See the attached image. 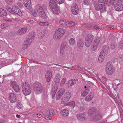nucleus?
<instances>
[{
    "instance_id": "f257e3e1",
    "label": "nucleus",
    "mask_w": 123,
    "mask_h": 123,
    "mask_svg": "<svg viewBox=\"0 0 123 123\" xmlns=\"http://www.w3.org/2000/svg\"><path fill=\"white\" fill-rule=\"evenodd\" d=\"M36 10L38 12L39 15L43 19L46 18L44 10H47V7L44 5L38 4L35 6Z\"/></svg>"
},
{
    "instance_id": "f03ea898",
    "label": "nucleus",
    "mask_w": 123,
    "mask_h": 123,
    "mask_svg": "<svg viewBox=\"0 0 123 123\" xmlns=\"http://www.w3.org/2000/svg\"><path fill=\"white\" fill-rule=\"evenodd\" d=\"M94 5L97 11L100 10L101 13L106 11L105 6L104 0H98V4L96 2H94Z\"/></svg>"
},
{
    "instance_id": "7ed1b4c3",
    "label": "nucleus",
    "mask_w": 123,
    "mask_h": 123,
    "mask_svg": "<svg viewBox=\"0 0 123 123\" xmlns=\"http://www.w3.org/2000/svg\"><path fill=\"white\" fill-rule=\"evenodd\" d=\"M34 92L36 94L41 93L43 90V86L39 82H36L33 85Z\"/></svg>"
},
{
    "instance_id": "20e7f679",
    "label": "nucleus",
    "mask_w": 123,
    "mask_h": 123,
    "mask_svg": "<svg viewBox=\"0 0 123 123\" xmlns=\"http://www.w3.org/2000/svg\"><path fill=\"white\" fill-rule=\"evenodd\" d=\"M65 32L64 29L59 28L57 29L55 31V33L54 36V38L55 40L60 39L64 34Z\"/></svg>"
},
{
    "instance_id": "39448f33",
    "label": "nucleus",
    "mask_w": 123,
    "mask_h": 123,
    "mask_svg": "<svg viewBox=\"0 0 123 123\" xmlns=\"http://www.w3.org/2000/svg\"><path fill=\"white\" fill-rule=\"evenodd\" d=\"M109 49L108 46H104L103 47V49L101 52L98 58V60L100 62H102L104 60L106 54V52Z\"/></svg>"
},
{
    "instance_id": "423d86ee",
    "label": "nucleus",
    "mask_w": 123,
    "mask_h": 123,
    "mask_svg": "<svg viewBox=\"0 0 123 123\" xmlns=\"http://www.w3.org/2000/svg\"><path fill=\"white\" fill-rule=\"evenodd\" d=\"M115 71V69L110 62H107L106 67V73L110 75H111Z\"/></svg>"
},
{
    "instance_id": "0eeeda50",
    "label": "nucleus",
    "mask_w": 123,
    "mask_h": 123,
    "mask_svg": "<svg viewBox=\"0 0 123 123\" xmlns=\"http://www.w3.org/2000/svg\"><path fill=\"white\" fill-rule=\"evenodd\" d=\"M94 38L93 36L91 34L87 35L85 38V44L87 47H89L92 43Z\"/></svg>"
},
{
    "instance_id": "6e6552de",
    "label": "nucleus",
    "mask_w": 123,
    "mask_h": 123,
    "mask_svg": "<svg viewBox=\"0 0 123 123\" xmlns=\"http://www.w3.org/2000/svg\"><path fill=\"white\" fill-rule=\"evenodd\" d=\"M54 115L55 113L54 110L52 109H49L47 111L44 118L47 120H50L51 119L52 117L54 116Z\"/></svg>"
},
{
    "instance_id": "1a4fd4ad",
    "label": "nucleus",
    "mask_w": 123,
    "mask_h": 123,
    "mask_svg": "<svg viewBox=\"0 0 123 123\" xmlns=\"http://www.w3.org/2000/svg\"><path fill=\"white\" fill-rule=\"evenodd\" d=\"M71 94L69 92H67L65 93L62 97L61 101L63 103H65L70 99Z\"/></svg>"
},
{
    "instance_id": "9d476101",
    "label": "nucleus",
    "mask_w": 123,
    "mask_h": 123,
    "mask_svg": "<svg viewBox=\"0 0 123 123\" xmlns=\"http://www.w3.org/2000/svg\"><path fill=\"white\" fill-rule=\"evenodd\" d=\"M72 13L74 15H77L78 13L79 9L78 5L75 3H73L71 6Z\"/></svg>"
},
{
    "instance_id": "9b49d317",
    "label": "nucleus",
    "mask_w": 123,
    "mask_h": 123,
    "mask_svg": "<svg viewBox=\"0 0 123 123\" xmlns=\"http://www.w3.org/2000/svg\"><path fill=\"white\" fill-rule=\"evenodd\" d=\"M67 45V43L66 42H63L62 43L60 49V53L61 55H63L66 49V47Z\"/></svg>"
},
{
    "instance_id": "f8f14e48",
    "label": "nucleus",
    "mask_w": 123,
    "mask_h": 123,
    "mask_svg": "<svg viewBox=\"0 0 123 123\" xmlns=\"http://www.w3.org/2000/svg\"><path fill=\"white\" fill-rule=\"evenodd\" d=\"M8 98L10 102L12 103H14L16 101V96L13 93H9L8 95Z\"/></svg>"
},
{
    "instance_id": "ddd939ff",
    "label": "nucleus",
    "mask_w": 123,
    "mask_h": 123,
    "mask_svg": "<svg viewBox=\"0 0 123 123\" xmlns=\"http://www.w3.org/2000/svg\"><path fill=\"white\" fill-rule=\"evenodd\" d=\"M36 35V33L34 31H31L29 33L28 37V41L29 43H31L33 40L34 38Z\"/></svg>"
},
{
    "instance_id": "4468645a",
    "label": "nucleus",
    "mask_w": 123,
    "mask_h": 123,
    "mask_svg": "<svg viewBox=\"0 0 123 123\" xmlns=\"http://www.w3.org/2000/svg\"><path fill=\"white\" fill-rule=\"evenodd\" d=\"M65 91V90L64 88H61L58 92L56 95V99L57 100H59L64 94Z\"/></svg>"
},
{
    "instance_id": "2eb2a0df",
    "label": "nucleus",
    "mask_w": 123,
    "mask_h": 123,
    "mask_svg": "<svg viewBox=\"0 0 123 123\" xmlns=\"http://www.w3.org/2000/svg\"><path fill=\"white\" fill-rule=\"evenodd\" d=\"M52 76L51 71L50 70H48L46 72L45 74V78L46 81L49 82L51 80Z\"/></svg>"
},
{
    "instance_id": "dca6fc26",
    "label": "nucleus",
    "mask_w": 123,
    "mask_h": 123,
    "mask_svg": "<svg viewBox=\"0 0 123 123\" xmlns=\"http://www.w3.org/2000/svg\"><path fill=\"white\" fill-rule=\"evenodd\" d=\"M86 116L85 113L77 114L76 117L79 120L83 121L86 119Z\"/></svg>"
},
{
    "instance_id": "f3484780",
    "label": "nucleus",
    "mask_w": 123,
    "mask_h": 123,
    "mask_svg": "<svg viewBox=\"0 0 123 123\" xmlns=\"http://www.w3.org/2000/svg\"><path fill=\"white\" fill-rule=\"evenodd\" d=\"M22 91L23 90H25L26 89H31V87L29 84L27 82H23L22 84Z\"/></svg>"
},
{
    "instance_id": "a211bd4d",
    "label": "nucleus",
    "mask_w": 123,
    "mask_h": 123,
    "mask_svg": "<svg viewBox=\"0 0 123 123\" xmlns=\"http://www.w3.org/2000/svg\"><path fill=\"white\" fill-rule=\"evenodd\" d=\"M89 88H87L86 86H85L81 93L82 97H85L88 93Z\"/></svg>"
},
{
    "instance_id": "6ab92c4d",
    "label": "nucleus",
    "mask_w": 123,
    "mask_h": 123,
    "mask_svg": "<svg viewBox=\"0 0 123 123\" xmlns=\"http://www.w3.org/2000/svg\"><path fill=\"white\" fill-rule=\"evenodd\" d=\"M111 3L113 5H123V0H112Z\"/></svg>"
},
{
    "instance_id": "aec40b11",
    "label": "nucleus",
    "mask_w": 123,
    "mask_h": 123,
    "mask_svg": "<svg viewBox=\"0 0 123 123\" xmlns=\"http://www.w3.org/2000/svg\"><path fill=\"white\" fill-rule=\"evenodd\" d=\"M102 114L100 112H98L94 116V121H96L100 120L102 117Z\"/></svg>"
},
{
    "instance_id": "412c9836",
    "label": "nucleus",
    "mask_w": 123,
    "mask_h": 123,
    "mask_svg": "<svg viewBox=\"0 0 123 123\" xmlns=\"http://www.w3.org/2000/svg\"><path fill=\"white\" fill-rule=\"evenodd\" d=\"M88 111V114H91L93 116H95V114L98 112L97 111L96 108L93 107L89 109Z\"/></svg>"
},
{
    "instance_id": "4be33fe9",
    "label": "nucleus",
    "mask_w": 123,
    "mask_h": 123,
    "mask_svg": "<svg viewBox=\"0 0 123 123\" xmlns=\"http://www.w3.org/2000/svg\"><path fill=\"white\" fill-rule=\"evenodd\" d=\"M60 113L63 116L67 117L68 116L69 111L68 110L64 109L61 110L60 112Z\"/></svg>"
},
{
    "instance_id": "5701e85b",
    "label": "nucleus",
    "mask_w": 123,
    "mask_h": 123,
    "mask_svg": "<svg viewBox=\"0 0 123 123\" xmlns=\"http://www.w3.org/2000/svg\"><path fill=\"white\" fill-rule=\"evenodd\" d=\"M76 83V80L74 79H73L69 80L68 82V87L70 88L75 84Z\"/></svg>"
},
{
    "instance_id": "b1692460",
    "label": "nucleus",
    "mask_w": 123,
    "mask_h": 123,
    "mask_svg": "<svg viewBox=\"0 0 123 123\" xmlns=\"http://www.w3.org/2000/svg\"><path fill=\"white\" fill-rule=\"evenodd\" d=\"M49 6L50 8L57 6L56 2L54 0H50Z\"/></svg>"
},
{
    "instance_id": "393cba45",
    "label": "nucleus",
    "mask_w": 123,
    "mask_h": 123,
    "mask_svg": "<svg viewBox=\"0 0 123 123\" xmlns=\"http://www.w3.org/2000/svg\"><path fill=\"white\" fill-rule=\"evenodd\" d=\"M114 7L116 11H120L123 9V5H114Z\"/></svg>"
},
{
    "instance_id": "a878e982",
    "label": "nucleus",
    "mask_w": 123,
    "mask_h": 123,
    "mask_svg": "<svg viewBox=\"0 0 123 123\" xmlns=\"http://www.w3.org/2000/svg\"><path fill=\"white\" fill-rule=\"evenodd\" d=\"M93 97V93L91 92L89 93L88 96L86 98L85 100L86 101H89L92 99Z\"/></svg>"
},
{
    "instance_id": "bb28decb",
    "label": "nucleus",
    "mask_w": 123,
    "mask_h": 123,
    "mask_svg": "<svg viewBox=\"0 0 123 123\" xmlns=\"http://www.w3.org/2000/svg\"><path fill=\"white\" fill-rule=\"evenodd\" d=\"M27 29L26 28H23L20 29L18 31V33L20 35H22L26 32Z\"/></svg>"
},
{
    "instance_id": "cd10ccee",
    "label": "nucleus",
    "mask_w": 123,
    "mask_h": 123,
    "mask_svg": "<svg viewBox=\"0 0 123 123\" xmlns=\"http://www.w3.org/2000/svg\"><path fill=\"white\" fill-rule=\"evenodd\" d=\"M12 13L15 14H16L17 11L18 10V9H19L17 6L14 5L12 6Z\"/></svg>"
},
{
    "instance_id": "c85d7f7f",
    "label": "nucleus",
    "mask_w": 123,
    "mask_h": 123,
    "mask_svg": "<svg viewBox=\"0 0 123 123\" xmlns=\"http://www.w3.org/2000/svg\"><path fill=\"white\" fill-rule=\"evenodd\" d=\"M60 75L59 74H57L55 76V84L57 85L60 81Z\"/></svg>"
},
{
    "instance_id": "c756f323",
    "label": "nucleus",
    "mask_w": 123,
    "mask_h": 123,
    "mask_svg": "<svg viewBox=\"0 0 123 123\" xmlns=\"http://www.w3.org/2000/svg\"><path fill=\"white\" fill-rule=\"evenodd\" d=\"M31 43H29L28 41V39L27 40H25L24 42L22 48L23 49H26L28 47V45L31 44Z\"/></svg>"
},
{
    "instance_id": "7c9ffc66",
    "label": "nucleus",
    "mask_w": 123,
    "mask_h": 123,
    "mask_svg": "<svg viewBox=\"0 0 123 123\" xmlns=\"http://www.w3.org/2000/svg\"><path fill=\"white\" fill-rule=\"evenodd\" d=\"M24 4L25 6L28 8L30 6L31 1L30 0H23Z\"/></svg>"
},
{
    "instance_id": "2f4dec72",
    "label": "nucleus",
    "mask_w": 123,
    "mask_h": 123,
    "mask_svg": "<svg viewBox=\"0 0 123 123\" xmlns=\"http://www.w3.org/2000/svg\"><path fill=\"white\" fill-rule=\"evenodd\" d=\"M23 94L25 96L29 95L31 92V89L23 90L22 91Z\"/></svg>"
},
{
    "instance_id": "473e14b6",
    "label": "nucleus",
    "mask_w": 123,
    "mask_h": 123,
    "mask_svg": "<svg viewBox=\"0 0 123 123\" xmlns=\"http://www.w3.org/2000/svg\"><path fill=\"white\" fill-rule=\"evenodd\" d=\"M84 42L81 40H79L78 41L77 46L80 49L84 45Z\"/></svg>"
},
{
    "instance_id": "72a5a7b5",
    "label": "nucleus",
    "mask_w": 123,
    "mask_h": 123,
    "mask_svg": "<svg viewBox=\"0 0 123 123\" xmlns=\"http://www.w3.org/2000/svg\"><path fill=\"white\" fill-rule=\"evenodd\" d=\"M0 13L3 16H6L7 14L6 11L4 9L0 8Z\"/></svg>"
},
{
    "instance_id": "f704fd0d",
    "label": "nucleus",
    "mask_w": 123,
    "mask_h": 123,
    "mask_svg": "<svg viewBox=\"0 0 123 123\" xmlns=\"http://www.w3.org/2000/svg\"><path fill=\"white\" fill-rule=\"evenodd\" d=\"M69 43L71 46H73L75 44V40L73 38H70L69 40Z\"/></svg>"
},
{
    "instance_id": "c9c22d12",
    "label": "nucleus",
    "mask_w": 123,
    "mask_h": 123,
    "mask_svg": "<svg viewBox=\"0 0 123 123\" xmlns=\"http://www.w3.org/2000/svg\"><path fill=\"white\" fill-rule=\"evenodd\" d=\"M93 43V44L91 48V49L92 51H95L97 49L98 45L97 44V43H95V42L94 43Z\"/></svg>"
},
{
    "instance_id": "e433bc0d",
    "label": "nucleus",
    "mask_w": 123,
    "mask_h": 123,
    "mask_svg": "<svg viewBox=\"0 0 123 123\" xmlns=\"http://www.w3.org/2000/svg\"><path fill=\"white\" fill-rule=\"evenodd\" d=\"M10 86L13 88H14L16 85H17V83L16 82L14 81H12L11 82L10 84Z\"/></svg>"
},
{
    "instance_id": "4c0bfd02",
    "label": "nucleus",
    "mask_w": 123,
    "mask_h": 123,
    "mask_svg": "<svg viewBox=\"0 0 123 123\" xmlns=\"http://www.w3.org/2000/svg\"><path fill=\"white\" fill-rule=\"evenodd\" d=\"M51 9L52 10V11L53 13L54 14H57L58 12V9L57 8V6L54 7L52 8H51Z\"/></svg>"
},
{
    "instance_id": "58836bf2",
    "label": "nucleus",
    "mask_w": 123,
    "mask_h": 123,
    "mask_svg": "<svg viewBox=\"0 0 123 123\" xmlns=\"http://www.w3.org/2000/svg\"><path fill=\"white\" fill-rule=\"evenodd\" d=\"M116 43L114 42H112L111 44L110 47L112 49H114L117 46Z\"/></svg>"
},
{
    "instance_id": "ea45409f",
    "label": "nucleus",
    "mask_w": 123,
    "mask_h": 123,
    "mask_svg": "<svg viewBox=\"0 0 123 123\" xmlns=\"http://www.w3.org/2000/svg\"><path fill=\"white\" fill-rule=\"evenodd\" d=\"M68 105L72 108H74L75 105V102L74 101H72L69 102L68 103Z\"/></svg>"
},
{
    "instance_id": "a19ab883",
    "label": "nucleus",
    "mask_w": 123,
    "mask_h": 123,
    "mask_svg": "<svg viewBox=\"0 0 123 123\" xmlns=\"http://www.w3.org/2000/svg\"><path fill=\"white\" fill-rule=\"evenodd\" d=\"M49 24L48 22H41L39 23V25L41 26H47Z\"/></svg>"
},
{
    "instance_id": "79ce46f5",
    "label": "nucleus",
    "mask_w": 123,
    "mask_h": 123,
    "mask_svg": "<svg viewBox=\"0 0 123 123\" xmlns=\"http://www.w3.org/2000/svg\"><path fill=\"white\" fill-rule=\"evenodd\" d=\"M100 38L99 37H96L95 39V40L93 42V43H94L95 42V43L97 44V45H98V44L99 43L100 41Z\"/></svg>"
},
{
    "instance_id": "37998d69",
    "label": "nucleus",
    "mask_w": 123,
    "mask_h": 123,
    "mask_svg": "<svg viewBox=\"0 0 123 123\" xmlns=\"http://www.w3.org/2000/svg\"><path fill=\"white\" fill-rule=\"evenodd\" d=\"M32 14L34 17H36L37 16V14L36 11L34 10H32L31 11Z\"/></svg>"
},
{
    "instance_id": "c03bdc74",
    "label": "nucleus",
    "mask_w": 123,
    "mask_h": 123,
    "mask_svg": "<svg viewBox=\"0 0 123 123\" xmlns=\"http://www.w3.org/2000/svg\"><path fill=\"white\" fill-rule=\"evenodd\" d=\"M43 98L44 99H47L48 98V95L46 92H44L43 93Z\"/></svg>"
},
{
    "instance_id": "a18cd8bd",
    "label": "nucleus",
    "mask_w": 123,
    "mask_h": 123,
    "mask_svg": "<svg viewBox=\"0 0 123 123\" xmlns=\"http://www.w3.org/2000/svg\"><path fill=\"white\" fill-rule=\"evenodd\" d=\"M5 8L9 12L12 13V9L10 7L7 5L6 6Z\"/></svg>"
},
{
    "instance_id": "49530a36",
    "label": "nucleus",
    "mask_w": 123,
    "mask_h": 123,
    "mask_svg": "<svg viewBox=\"0 0 123 123\" xmlns=\"http://www.w3.org/2000/svg\"><path fill=\"white\" fill-rule=\"evenodd\" d=\"M15 91L16 92H19L20 90V88L19 86L18 85H16V86L15 87V88H13Z\"/></svg>"
},
{
    "instance_id": "de8ad7c7",
    "label": "nucleus",
    "mask_w": 123,
    "mask_h": 123,
    "mask_svg": "<svg viewBox=\"0 0 123 123\" xmlns=\"http://www.w3.org/2000/svg\"><path fill=\"white\" fill-rule=\"evenodd\" d=\"M119 48L121 49H123V40L121 41L119 44Z\"/></svg>"
},
{
    "instance_id": "09e8293b",
    "label": "nucleus",
    "mask_w": 123,
    "mask_h": 123,
    "mask_svg": "<svg viewBox=\"0 0 123 123\" xmlns=\"http://www.w3.org/2000/svg\"><path fill=\"white\" fill-rule=\"evenodd\" d=\"M66 21L65 20H61L59 21L60 24L62 25H64L65 24Z\"/></svg>"
},
{
    "instance_id": "8fccbe9b",
    "label": "nucleus",
    "mask_w": 123,
    "mask_h": 123,
    "mask_svg": "<svg viewBox=\"0 0 123 123\" xmlns=\"http://www.w3.org/2000/svg\"><path fill=\"white\" fill-rule=\"evenodd\" d=\"M17 5L18 6L21 8H22L23 7V6L22 4L20 2H18L17 3Z\"/></svg>"
},
{
    "instance_id": "3c124183",
    "label": "nucleus",
    "mask_w": 123,
    "mask_h": 123,
    "mask_svg": "<svg viewBox=\"0 0 123 123\" xmlns=\"http://www.w3.org/2000/svg\"><path fill=\"white\" fill-rule=\"evenodd\" d=\"M7 26V24L6 23H3L1 25V28L2 29H4L6 28Z\"/></svg>"
},
{
    "instance_id": "603ef678",
    "label": "nucleus",
    "mask_w": 123,
    "mask_h": 123,
    "mask_svg": "<svg viewBox=\"0 0 123 123\" xmlns=\"http://www.w3.org/2000/svg\"><path fill=\"white\" fill-rule=\"evenodd\" d=\"M84 26L87 28H92V27H93L92 25L90 24H87L85 25Z\"/></svg>"
},
{
    "instance_id": "864d4df0",
    "label": "nucleus",
    "mask_w": 123,
    "mask_h": 123,
    "mask_svg": "<svg viewBox=\"0 0 123 123\" xmlns=\"http://www.w3.org/2000/svg\"><path fill=\"white\" fill-rule=\"evenodd\" d=\"M5 1L8 4L11 5L12 4V0H5Z\"/></svg>"
},
{
    "instance_id": "5fc2aeb1",
    "label": "nucleus",
    "mask_w": 123,
    "mask_h": 123,
    "mask_svg": "<svg viewBox=\"0 0 123 123\" xmlns=\"http://www.w3.org/2000/svg\"><path fill=\"white\" fill-rule=\"evenodd\" d=\"M84 4L86 5H88L89 4V0H83Z\"/></svg>"
},
{
    "instance_id": "6e6d98bb",
    "label": "nucleus",
    "mask_w": 123,
    "mask_h": 123,
    "mask_svg": "<svg viewBox=\"0 0 123 123\" xmlns=\"http://www.w3.org/2000/svg\"><path fill=\"white\" fill-rule=\"evenodd\" d=\"M56 2L59 4H62L64 3L65 0H55Z\"/></svg>"
},
{
    "instance_id": "4d7b16f0",
    "label": "nucleus",
    "mask_w": 123,
    "mask_h": 123,
    "mask_svg": "<svg viewBox=\"0 0 123 123\" xmlns=\"http://www.w3.org/2000/svg\"><path fill=\"white\" fill-rule=\"evenodd\" d=\"M75 25V23L72 21H70L68 23V25L69 26H74Z\"/></svg>"
},
{
    "instance_id": "13d9d810",
    "label": "nucleus",
    "mask_w": 123,
    "mask_h": 123,
    "mask_svg": "<svg viewBox=\"0 0 123 123\" xmlns=\"http://www.w3.org/2000/svg\"><path fill=\"white\" fill-rule=\"evenodd\" d=\"M18 10L17 12V13L16 14H17L21 16L22 15V13L20 10V9H18Z\"/></svg>"
},
{
    "instance_id": "bf43d9fd",
    "label": "nucleus",
    "mask_w": 123,
    "mask_h": 123,
    "mask_svg": "<svg viewBox=\"0 0 123 123\" xmlns=\"http://www.w3.org/2000/svg\"><path fill=\"white\" fill-rule=\"evenodd\" d=\"M44 36V35L43 33H42L41 32L39 34L38 37L39 38H43Z\"/></svg>"
},
{
    "instance_id": "052dcab7",
    "label": "nucleus",
    "mask_w": 123,
    "mask_h": 123,
    "mask_svg": "<svg viewBox=\"0 0 123 123\" xmlns=\"http://www.w3.org/2000/svg\"><path fill=\"white\" fill-rule=\"evenodd\" d=\"M42 33H43L44 35L46 34L47 33L48 31L47 29H44L42 30Z\"/></svg>"
},
{
    "instance_id": "680f3d73",
    "label": "nucleus",
    "mask_w": 123,
    "mask_h": 123,
    "mask_svg": "<svg viewBox=\"0 0 123 123\" xmlns=\"http://www.w3.org/2000/svg\"><path fill=\"white\" fill-rule=\"evenodd\" d=\"M57 86H55L54 87V88H52V91H54L55 93L57 91Z\"/></svg>"
},
{
    "instance_id": "e2e57ef3",
    "label": "nucleus",
    "mask_w": 123,
    "mask_h": 123,
    "mask_svg": "<svg viewBox=\"0 0 123 123\" xmlns=\"http://www.w3.org/2000/svg\"><path fill=\"white\" fill-rule=\"evenodd\" d=\"M114 27L112 26H108L107 27V28L109 30H113V29Z\"/></svg>"
},
{
    "instance_id": "0e129e2a",
    "label": "nucleus",
    "mask_w": 123,
    "mask_h": 123,
    "mask_svg": "<svg viewBox=\"0 0 123 123\" xmlns=\"http://www.w3.org/2000/svg\"><path fill=\"white\" fill-rule=\"evenodd\" d=\"M93 27L97 30H98L100 28V27L97 25H95L93 26Z\"/></svg>"
},
{
    "instance_id": "69168bd1",
    "label": "nucleus",
    "mask_w": 123,
    "mask_h": 123,
    "mask_svg": "<svg viewBox=\"0 0 123 123\" xmlns=\"http://www.w3.org/2000/svg\"><path fill=\"white\" fill-rule=\"evenodd\" d=\"M17 106L18 108V109H21L22 108L21 105L19 103L17 104Z\"/></svg>"
},
{
    "instance_id": "338daca9",
    "label": "nucleus",
    "mask_w": 123,
    "mask_h": 123,
    "mask_svg": "<svg viewBox=\"0 0 123 123\" xmlns=\"http://www.w3.org/2000/svg\"><path fill=\"white\" fill-rule=\"evenodd\" d=\"M31 110H29L28 111H25V113H24V114H28L30 113H31Z\"/></svg>"
},
{
    "instance_id": "774afa93",
    "label": "nucleus",
    "mask_w": 123,
    "mask_h": 123,
    "mask_svg": "<svg viewBox=\"0 0 123 123\" xmlns=\"http://www.w3.org/2000/svg\"><path fill=\"white\" fill-rule=\"evenodd\" d=\"M65 83L63 81H62L60 84V86H64Z\"/></svg>"
}]
</instances>
